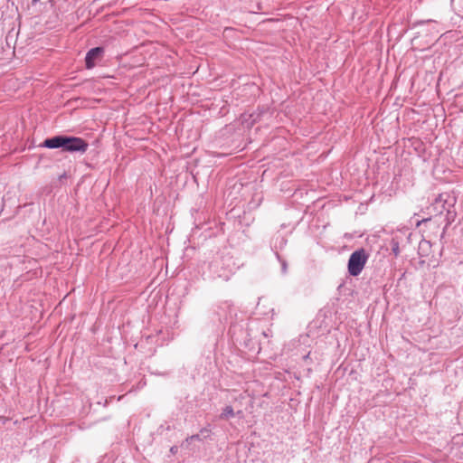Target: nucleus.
I'll use <instances>...</instances> for the list:
<instances>
[{"label": "nucleus", "mask_w": 463, "mask_h": 463, "mask_svg": "<svg viewBox=\"0 0 463 463\" xmlns=\"http://www.w3.org/2000/svg\"><path fill=\"white\" fill-rule=\"evenodd\" d=\"M310 353L304 356V359H307L309 357Z\"/></svg>", "instance_id": "obj_15"}, {"label": "nucleus", "mask_w": 463, "mask_h": 463, "mask_svg": "<svg viewBox=\"0 0 463 463\" xmlns=\"http://www.w3.org/2000/svg\"><path fill=\"white\" fill-rule=\"evenodd\" d=\"M282 270L284 273L287 271V263L285 261H282Z\"/></svg>", "instance_id": "obj_13"}, {"label": "nucleus", "mask_w": 463, "mask_h": 463, "mask_svg": "<svg viewBox=\"0 0 463 463\" xmlns=\"http://www.w3.org/2000/svg\"><path fill=\"white\" fill-rule=\"evenodd\" d=\"M455 216H456V213L452 209H451V214L450 215H449V213H447L448 224H450L452 222H454Z\"/></svg>", "instance_id": "obj_9"}, {"label": "nucleus", "mask_w": 463, "mask_h": 463, "mask_svg": "<svg viewBox=\"0 0 463 463\" xmlns=\"http://www.w3.org/2000/svg\"><path fill=\"white\" fill-rule=\"evenodd\" d=\"M209 269L213 278L229 280L234 272L231 258H218L209 264Z\"/></svg>", "instance_id": "obj_1"}, {"label": "nucleus", "mask_w": 463, "mask_h": 463, "mask_svg": "<svg viewBox=\"0 0 463 463\" xmlns=\"http://www.w3.org/2000/svg\"><path fill=\"white\" fill-rule=\"evenodd\" d=\"M176 450H177V448H176V447H172V448H171V449H170V451H171L172 453H175V452H176Z\"/></svg>", "instance_id": "obj_14"}, {"label": "nucleus", "mask_w": 463, "mask_h": 463, "mask_svg": "<svg viewBox=\"0 0 463 463\" xmlns=\"http://www.w3.org/2000/svg\"><path fill=\"white\" fill-rule=\"evenodd\" d=\"M89 144L80 137H66L64 138L63 150L67 152L85 153Z\"/></svg>", "instance_id": "obj_4"}, {"label": "nucleus", "mask_w": 463, "mask_h": 463, "mask_svg": "<svg viewBox=\"0 0 463 463\" xmlns=\"http://www.w3.org/2000/svg\"><path fill=\"white\" fill-rule=\"evenodd\" d=\"M195 439H197V440L201 439L200 434H195V435H192V436L188 437L185 439V442H189V441L195 440Z\"/></svg>", "instance_id": "obj_11"}, {"label": "nucleus", "mask_w": 463, "mask_h": 463, "mask_svg": "<svg viewBox=\"0 0 463 463\" xmlns=\"http://www.w3.org/2000/svg\"><path fill=\"white\" fill-rule=\"evenodd\" d=\"M456 202L455 195L450 193H442L438 195L431 206L437 214H442L446 211L450 215L451 209L454 208Z\"/></svg>", "instance_id": "obj_3"}, {"label": "nucleus", "mask_w": 463, "mask_h": 463, "mask_svg": "<svg viewBox=\"0 0 463 463\" xmlns=\"http://www.w3.org/2000/svg\"><path fill=\"white\" fill-rule=\"evenodd\" d=\"M392 245V251L394 254L395 257L399 256L400 254V245L399 242L396 240H392L391 242Z\"/></svg>", "instance_id": "obj_8"}, {"label": "nucleus", "mask_w": 463, "mask_h": 463, "mask_svg": "<svg viewBox=\"0 0 463 463\" xmlns=\"http://www.w3.org/2000/svg\"><path fill=\"white\" fill-rule=\"evenodd\" d=\"M65 136H55L51 138H47L44 140L43 146L47 148H62L64 144Z\"/></svg>", "instance_id": "obj_6"}, {"label": "nucleus", "mask_w": 463, "mask_h": 463, "mask_svg": "<svg viewBox=\"0 0 463 463\" xmlns=\"http://www.w3.org/2000/svg\"><path fill=\"white\" fill-rule=\"evenodd\" d=\"M369 254L364 248L354 250L348 260V272L351 276L356 277L363 271L367 260Z\"/></svg>", "instance_id": "obj_2"}, {"label": "nucleus", "mask_w": 463, "mask_h": 463, "mask_svg": "<svg viewBox=\"0 0 463 463\" xmlns=\"http://www.w3.org/2000/svg\"><path fill=\"white\" fill-rule=\"evenodd\" d=\"M234 416V411L232 406L228 405L223 410L222 412L220 414V418L222 420H228Z\"/></svg>", "instance_id": "obj_7"}, {"label": "nucleus", "mask_w": 463, "mask_h": 463, "mask_svg": "<svg viewBox=\"0 0 463 463\" xmlns=\"http://www.w3.org/2000/svg\"><path fill=\"white\" fill-rule=\"evenodd\" d=\"M430 220V218L422 219L421 221H419L417 222V226H420L422 222H429Z\"/></svg>", "instance_id": "obj_12"}, {"label": "nucleus", "mask_w": 463, "mask_h": 463, "mask_svg": "<svg viewBox=\"0 0 463 463\" xmlns=\"http://www.w3.org/2000/svg\"><path fill=\"white\" fill-rule=\"evenodd\" d=\"M104 54L102 47H95L90 49L85 56V65L87 69H92L96 65V61L100 60Z\"/></svg>", "instance_id": "obj_5"}, {"label": "nucleus", "mask_w": 463, "mask_h": 463, "mask_svg": "<svg viewBox=\"0 0 463 463\" xmlns=\"http://www.w3.org/2000/svg\"><path fill=\"white\" fill-rule=\"evenodd\" d=\"M211 434V430L209 428H203L200 430V436H203V438L209 437Z\"/></svg>", "instance_id": "obj_10"}]
</instances>
